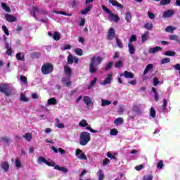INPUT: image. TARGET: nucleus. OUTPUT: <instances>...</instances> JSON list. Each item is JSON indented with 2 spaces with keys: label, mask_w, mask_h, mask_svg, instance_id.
I'll list each match as a JSON object with an SVG mask.
<instances>
[{
  "label": "nucleus",
  "mask_w": 180,
  "mask_h": 180,
  "mask_svg": "<svg viewBox=\"0 0 180 180\" xmlns=\"http://www.w3.org/2000/svg\"><path fill=\"white\" fill-rule=\"evenodd\" d=\"M103 61V58L101 56H93L91 59L90 64H89V72L91 74H95L98 72V66Z\"/></svg>",
  "instance_id": "obj_1"
},
{
  "label": "nucleus",
  "mask_w": 180,
  "mask_h": 180,
  "mask_svg": "<svg viewBox=\"0 0 180 180\" xmlns=\"http://www.w3.org/2000/svg\"><path fill=\"white\" fill-rule=\"evenodd\" d=\"M91 141V134L89 132L87 131H83L80 134L79 136V144L80 146H86L88 143Z\"/></svg>",
  "instance_id": "obj_2"
},
{
  "label": "nucleus",
  "mask_w": 180,
  "mask_h": 180,
  "mask_svg": "<svg viewBox=\"0 0 180 180\" xmlns=\"http://www.w3.org/2000/svg\"><path fill=\"white\" fill-rule=\"evenodd\" d=\"M53 70L54 66L52 65V63H46L44 64L41 68V72L43 74V75L51 74Z\"/></svg>",
  "instance_id": "obj_3"
},
{
  "label": "nucleus",
  "mask_w": 180,
  "mask_h": 180,
  "mask_svg": "<svg viewBox=\"0 0 180 180\" xmlns=\"http://www.w3.org/2000/svg\"><path fill=\"white\" fill-rule=\"evenodd\" d=\"M0 92L4 94L6 96H11L12 95V91H11V87L7 84H0Z\"/></svg>",
  "instance_id": "obj_4"
},
{
  "label": "nucleus",
  "mask_w": 180,
  "mask_h": 180,
  "mask_svg": "<svg viewBox=\"0 0 180 180\" xmlns=\"http://www.w3.org/2000/svg\"><path fill=\"white\" fill-rule=\"evenodd\" d=\"M4 19H6V20L7 22H9L10 23H12L13 22H16L18 20V18L11 14H5L4 15Z\"/></svg>",
  "instance_id": "obj_5"
},
{
  "label": "nucleus",
  "mask_w": 180,
  "mask_h": 180,
  "mask_svg": "<svg viewBox=\"0 0 180 180\" xmlns=\"http://www.w3.org/2000/svg\"><path fill=\"white\" fill-rule=\"evenodd\" d=\"M116 36V34H115V28L110 27L108 30L107 39L108 40H113V38Z\"/></svg>",
  "instance_id": "obj_6"
},
{
  "label": "nucleus",
  "mask_w": 180,
  "mask_h": 180,
  "mask_svg": "<svg viewBox=\"0 0 180 180\" xmlns=\"http://www.w3.org/2000/svg\"><path fill=\"white\" fill-rule=\"evenodd\" d=\"M120 76L124 77V78H134V74L127 70H125L123 73L120 74Z\"/></svg>",
  "instance_id": "obj_7"
},
{
  "label": "nucleus",
  "mask_w": 180,
  "mask_h": 180,
  "mask_svg": "<svg viewBox=\"0 0 180 180\" xmlns=\"http://www.w3.org/2000/svg\"><path fill=\"white\" fill-rule=\"evenodd\" d=\"M109 20H113V22H118L120 20V18H119V15H117L116 14L111 13L110 15H108Z\"/></svg>",
  "instance_id": "obj_8"
},
{
  "label": "nucleus",
  "mask_w": 180,
  "mask_h": 180,
  "mask_svg": "<svg viewBox=\"0 0 180 180\" xmlns=\"http://www.w3.org/2000/svg\"><path fill=\"white\" fill-rule=\"evenodd\" d=\"M162 50V48L160 46H155L154 48H150L148 49V53L150 54H154V53H158V51H161Z\"/></svg>",
  "instance_id": "obj_9"
},
{
  "label": "nucleus",
  "mask_w": 180,
  "mask_h": 180,
  "mask_svg": "<svg viewBox=\"0 0 180 180\" xmlns=\"http://www.w3.org/2000/svg\"><path fill=\"white\" fill-rule=\"evenodd\" d=\"M108 2L112 5V6H117V8H120V9H123V5L120 3L117 2L116 0H108Z\"/></svg>",
  "instance_id": "obj_10"
},
{
  "label": "nucleus",
  "mask_w": 180,
  "mask_h": 180,
  "mask_svg": "<svg viewBox=\"0 0 180 180\" xmlns=\"http://www.w3.org/2000/svg\"><path fill=\"white\" fill-rule=\"evenodd\" d=\"M5 49H6V54H7V56H12V46L11 44L6 42Z\"/></svg>",
  "instance_id": "obj_11"
},
{
  "label": "nucleus",
  "mask_w": 180,
  "mask_h": 180,
  "mask_svg": "<svg viewBox=\"0 0 180 180\" xmlns=\"http://www.w3.org/2000/svg\"><path fill=\"white\" fill-rule=\"evenodd\" d=\"M112 74H108L107 75V77L103 82V85H108V84H110V82H112Z\"/></svg>",
  "instance_id": "obj_12"
},
{
  "label": "nucleus",
  "mask_w": 180,
  "mask_h": 180,
  "mask_svg": "<svg viewBox=\"0 0 180 180\" xmlns=\"http://www.w3.org/2000/svg\"><path fill=\"white\" fill-rule=\"evenodd\" d=\"M1 167L4 172H8V171H9V163H8V162H2L1 163Z\"/></svg>",
  "instance_id": "obj_13"
},
{
  "label": "nucleus",
  "mask_w": 180,
  "mask_h": 180,
  "mask_svg": "<svg viewBox=\"0 0 180 180\" xmlns=\"http://www.w3.org/2000/svg\"><path fill=\"white\" fill-rule=\"evenodd\" d=\"M174 15V10H167L163 13V18H171Z\"/></svg>",
  "instance_id": "obj_14"
},
{
  "label": "nucleus",
  "mask_w": 180,
  "mask_h": 180,
  "mask_svg": "<svg viewBox=\"0 0 180 180\" xmlns=\"http://www.w3.org/2000/svg\"><path fill=\"white\" fill-rule=\"evenodd\" d=\"M92 10V6L91 4H89L85 9L81 11L82 15H86L88 12H90V11Z\"/></svg>",
  "instance_id": "obj_15"
},
{
  "label": "nucleus",
  "mask_w": 180,
  "mask_h": 180,
  "mask_svg": "<svg viewBox=\"0 0 180 180\" xmlns=\"http://www.w3.org/2000/svg\"><path fill=\"white\" fill-rule=\"evenodd\" d=\"M92 10V6L91 4H89L85 9L81 11L82 15H86L88 12H90V11Z\"/></svg>",
  "instance_id": "obj_16"
},
{
  "label": "nucleus",
  "mask_w": 180,
  "mask_h": 180,
  "mask_svg": "<svg viewBox=\"0 0 180 180\" xmlns=\"http://www.w3.org/2000/svg\"><path fill=\"white\" fill-rule=\"evenodd\" d=\"M148 34H150V32L148 31L145 32L144 34L141 35V41L142 43H146L147 40H148Z\"/></svg>",
  "instance_id": "obj_17"
},
{
  "label": "nucleus",
  "mask_w": 180,
  "mask_h": 180,
  "mask_svg": "<svg viewBox=\"0 0 180 180\" xmlns=\"http://www.w3.org/2000/svg\"><path fill=\"white\" fill-rule=\"evenodd\" d=\"M97 176L98 178V180H103L105 179V174H103V169H99L97 173Z\"/></svg>",
  "instance_id": "obj_18"
},
{
  "label": "nucleus",
  "mask_w": 180,
  "mask_h": 180,
  "mask_svg": "<svg viewBox=\"0 0 180 180\" xmlns=\"http://www.w3.org/2000/svg\"><path fill=\"white\" fill-rule=\"evenodd\" d=\"M151 91L154 93V99L155 102H158L160 97H158V92L157 91V89L155 87H152Z\"/></svg>",
  "instance_id": "obj_19"
},
{
  "label": "nucleus",
  "mask_w": 180,
  "mask_h": 180,
  "mask_svg": "<svg viewBox=\"0 0 180 180\" xmlns=\"http://www.w3.org/2000/svg\"><path fill=\"white\" fill-rule=\"evenodd\" d=\"M83 101L84 103H86V106H89V105H92V99H91L89 96L83 97Z\"/></svg>",
  "instance_id": "obj_20"
},
{
  "label": "nucleus",
  "mask_w": 180,
  "mask_h": 180,
  "mask_svg": "<svg viewBox=\"0 0 180 180\" xmlns=\"http://www.w3.org/2000/svg\"><path fill=\"white\" fill-rule=\"evenodd\" d=\"M153 67H154V65L151 63H149L145 68L143 75H147V73L148 72V71H150V70H153Z\"/></svg>",
  "instance_id": "obj_21"
},
{
  "label": "nucleus",
  "mask_w": 180,
  "mask_h": 180,
  "mask_svg": "<svg viewBox=\"0 0 180 180\" xmlns=\"http://www.w3.org/2000/svg\"><path fill=\"white\" fill-rule=\"evenodd\" d=\"M55 169H57L58 171H61L64 174H67V172H68V169H67V167H60L58 165L55 167Z\"/></svg>",
  "instance_id": "obj_22"
},
{
  "label": "nucleus",
  "mask_w": 180,
  "mask_h": 180,
  "mask_svg": "<svg viewBox=\"0 0 180 180\" xmlns=\"http://www.w3.org/2000/svg\"><path fill=\"white\" fill-rule=\"evenodd\" d=\"M131 13H130V11H127L125 14V20L126 22H127V23H130V22H131Z\"/></svg>",
  "instance_id": "obj_23"
},
{
  "label": "nucleus",
  "mask_w": 180,
  "mask_h": 180,
  "mask_svg": "<svg viewBox=\"0 0 180 180\" xmlns=\"http://www.w3.org/2000/svg\"><path fill=\"white\" fill-rule=\"evenodd\" d=\"M163 104L161 105V108L162 109V112H167V106H168V101L167 99L164 98L162 100Z\"/></svg>",
  "instance_id": "obj_24"
},
{
  "label": "nucleus",
  "mask_w": 180,
  "mask_h": 180,
  "mask_svg": "<svg viewBox=\"0 0 180 180\" xmlns=\"http://www.w3.org/2000/svg\"><path fill=\"white\" fill-rule=\"evenodd\" d=\"M64 71H65V74H67L68 77H71L72 70H71V68L69 66L65 65L64 67Z\"/></svg>",
  "instance_id": "obj_25"
},
{
  "label": "nucleus",
  "mask_w": 180,
  "mask_h": 180,
  "mask_svg": "<svg viewBox=\"0 0 180 180\" xmlns=\"http://www.w3.org/2000/svg\"><path fill=\"white\" fill-rule=\"evenodd\" d=\"M165 56H167L168 57H175L176 56V53L173 51H167L165 52Z\"/></svg>",
  "instance_id": "obj_26"
},
{
  "label": "nucleus",
  "mask_w": 180,
  "mask_h": 180,
  "mask_svg": "<svg viewBox=\"0 0 180 180\" xmlns=\"http://www.w3.org/2000/svg\"><path fill=\"white\" fill-rule=\"evenodd\" d=\"M15 58L18 60V61H25V55L22 56V53H18L15 55Z\"/></svg>",
  "instance_id": "obj_27"
},
{
  "label": "nucleus",
  "mask_w": 180,
  "mask_h": 180,
  "mask_svg": "<svg viewBox=\"0 0 180 180\" xmlns=\"http://www.w3.org/2000/svg\"><path fill=\"white\" fill-rule=\"evenodd\" d=\"M112 105V101L109 100L101 99V106H108Z\"/></svg>",
  "instance_id": "obj_28"
},
{
  "label": "nucleus",
  "mask_w": 180,
  "mask_h": 180,
  "mask_svg": "<svg viewBox=\"0 0 180 180\" xmlns=\"http://www.w3.org/2000/svg\"><path fill=\"white\" fill-rule=\"evenodd\" d=\"M97 82H98V79L96 77H94V79L91 82L90 84L89 85L88 89H91V88H94V86H95Z\"/></svg>",
  "instance_id": "obj_29"
},
{
  "label": "nucleus",
  "mask_w": 180,
  "mask_h": 180,
  "mask_svg": "<svg viewBox=\"0 0 180 180\" xmlns=\"http://www.w3.org/2000/svg\"><path fill=\"white\" fill-rule=\"evenodd\" d=\"M1 8L4 11H6V12H8V13H11V8H9L5 3H1Z\"/></svg>",
  "instance_id": "obj_30"
},
{
  "label": "nucleus",
  "mask_w": 180,
  "mask_h": 180,
  "mask_svg": "<svg viewBox=\"0 0 180 180\" xmlns=\"http://www.w3.org/2000/svg\"><path fill=\"white\" fill-rule=\"evenodd\" d=\"M128 47L130 54H134V53H136V49H134V46H133L131 44H129Z\"/></svg>",
  "instance_id": "obj_31"
},
{
  "label": "nucleus",
  "mask_w": 180,
  "mask_h": 180,
  "mask_svg": "<svg viewBox=\"0 0 180 180\" xmlns=\"http://www.w3.org/2000/svg\"><path fill=\"white\" fill-rule=\"evenodd\" d=\"M20 101L27 103L29 102V98H26V95H25V94L21 93L20 96Z\"/></svg>",
  "instance_id": "obj_32"
},
{
  "label": "nucleus",
  "mask_w": 180,
  "mask_h": 180,
  "mask_svg": "<svg viewBox=\"0 0 180 180\" xmlns=\"http://www.w3.org/2000/svg\"><path fill=\"white\" fill-rule=\"evenodd\" d=\"M123 65H124V63H123V61L122 60H118L115 63V68H122Z\"/></svg>",
  "instance_id": "obj_33"
},
{
  "label": "nucleus",
  "mask_w": 180,
  "mask_h": 180,
  "mask_svg": "<svg viewBox=\"0 0 180 180\" xmlns=\"http://www.w3.org/2000/svg\"><path fill=\"white\" fill-rule=\"evenodd\" d=\"M41 56V54L40 53V52H34L30 54V57L31 58H39V57H40Z\"/></svg>",
  "instance_id": "obj_34"
},
{
  "label": "nucleus",
  "mask_w": 180,
  "mask_h": 180,
  "mask_svg": "<svg viewBox=\"0 0 180 180\" xmlns=\"http://www.w3.org/2000/svg\"><path fill=\"white\" fill-rule=\"evenodd\" d=\"M53 40H56V41H58L60 39H61V35L58 32H54L53 35Z\"/></svg>",
  "instance_id": "obj_35"
},
{
  "label": "nucleus",
  "mask_w": 180,
  "mask_h": 180,
  "mask_svg": "<svg viewBox=\"0 0 180 180\" xmlns=\"http://www.w3.org/2000/svg\"><path fill=\"white\" fill-rule=\"evenodd\" d=\"M48 104L49 105H57V99L56 98H51L48 100Z\"/></svg>",
  "instance_id": "obj_36"
},
{
  "label": "nucleus",
  "mask_w": 180,
  "mask_h": 180,
  "mask_svg": "<svg viewBox=\"0 0 180 180\" xmlns=\"http://www.w3.org/2000/svg\"><path fill=\"white\" fill-rule=\"evenodd\" d=\"M144 28L146 29V30H153V23L146 22L144 25Z\"/></svg>",
  "instance_id": "obj_37"
},
{
  "label": "nucleus",
  "mask_w": 180,
  "mask_h": 180,
  "mask_svg": "<svg viewBox=\"0 0 180 180\" xmlns=\"http://www.w3.org/2000/svg\"><path fill=\"white\" fill-rule=\"evenodd\" d=\"M114 123H115V124H116V126H119V124H123V118L119 117V118L115 119Z\"/></svg>",
  "instance_id": "obj_38"
},
{
  "label": "nucleus",
  "mask_w": 180,
  "mask_h": 180,
  "mask_svg": "<svg viewBox=\"0 0 180 180\" xmlns=\"http://www.w3.org/2000/svg\"><path fill=\"white\" fill-rule=\"evenodd\" d=\"M174 30H175V27L172 26H167L165 28V32H167V33H174Z\"/></svg>",
  "instance_id": "obj_39"
},
{
  "label": "nucleus",
  "mask_w": 180,
  "mask_h": 180,
  "mask_svg": "<svg viewBox=\"0 0 180 180\" xmlns=\"http://www.w3.org/2000/svg\"><path fill=\"white\" fill-rule=\"evenodd\" d=\"M79 126L80 127H86V126H88V122L86 120H82V121L79 123Z\"/></svg>",
  "instance_id": "obj_40"
},
{
  "label": "nucleus",
  "mask_w": 180,
  "mask_h": 180,
  "mask_svg": "<svg viewBox=\"0 0 180 180\" xmlns=\"http://www.w3.org/2000/svg\"><path fill=\"white\" fill-rule=\"evenodd\" d=\"M113 64H115V62H109L105 68V71H109V70H110V68H112V67H113Z\"/></svg>",
  "instance_id": "obj_41"
},
{
  "label": "nucleus",
  "mask_w": 180,
  "mask_h": 180,
  "mask_svg": "<svg viewBox=\"0 0 180 180\" xmlns=\"http://www.w3.org/2000/svg\"><path fill=\"white\" fill-rule=\"evenodd\" d=\"M101 8H102L103 11H105V13H108L109 15H110V14H112V11H110V10H109V8H108V7H106V6L102 5Z\"/></svg>",
  "instance_id": "obj_42"
},
{
  "label": "nucleus",
  "mask_w": 180,
  "mask_h": 180,
  "mask_svg": "<svg viewBox=\"0 0 180 180\" xmlns=\"http://www.w3.org/2000/svg\"><path fill=\"white\" fill-rule=\"evenodd\" d=\"M20 79L22 84H27V77L26 76L20 75Z\"/></svg>",
  "instance_id": "obj_43"
},
{
  "label": "nucleus",
  "mask_w": 180,
  "mask_h": 180,
  "mask_svg": "<svg viewBox=\"0 0 180 180\" xmlns=\"http://www.w3.org/2000/svg\"><path fill=\"white\" fill-rule=\"evenodd\" d=\"M1 29L3 30L6 36H9V30H8V27L6 25H2Z\"/></svg>",
  "instance_id": "obj_44"
},
{
  "label": "nucleus",
  "mask_w": 180,
  "mask_h": 180,
  "mask_svg": "<svg viewBox=\"0 0 180 180\" xmlns=\"http://www.w3.org/2000/svg\"><path fill=\"white\" fill-rule=\"evenodd\" d=\"M171 58H164L163 59L161 60L160 64H167L168 63H170Z\"/></svg>",
  "instance_id": "obj_45"
},
{
  "label": "nucleus",
  "mask_w": 180,
  "mask_h": 180,
  "mask_svg": "<svg viewBox=\"0 0 180 180\" xmlns=\"http://www.w3.org/2000/svg\"><path fill=\"white\" fill-rule=\"evenodd\" d=\"M118 134H119V131H117V129L115 128L112 129L110 131V136H117Z\"/></svg>",
  "instance_id": "obj_46"
},
{
  "label": "nucleus",
  "mask_w": 180,
  "mask_h": 180,
  "mask_svg": "<svg viewBox=\"0 0 180 180\" xmlns=\"http://www.w3.org/2000/svg\"><path fill=\"white\" fill-rule=\"evenodd\" d=\"M38 162L39 164H41V162H44V164H46L47 162V160L44 158V157L39 156L38 158Z\"/></svg>",
  "instance_id": "obj_47"
},
{
  "label": "nucleus",
  "mask_w": 180,
  "mask_h": 180,
  "mask_svg": "<svg viewBox=\"0 0 180 180\" xmlns=\"http://www.w3.org/2000/svg\"><path fill=\"white\" fill-rule=\"evenodd\" d=\"M169 4H171V0H161L160 1V5L162 6H165V5H169Z\"/></svg>",
  "instance_id": "obj_48"
},
{
  "label": "nucleus",
  "mask_w": 180,
  "mask_h": 180,
  "mask_svg": "<svg viewBox=\"0 0 180 180\" xmlns=\"http://www.w3.org/2000/svg\"><path fill=\"white\" fill-rule=\"evenodd\" d=\"M155 115H156L155 110L154 109V108L152 107L150 110V116L154 118L155 117Z\"/></svg>",
  "instance_id": "obj_49"
},
{
  "label": "nucleus",
  "mask_w": 180,
  "mask_h": 180,
  "mask_svg": "<svg viewBox=\"0 0 180 180\" xmlns=\"http://www.w3.org/2000/svg\"><path fill=\"white\" fill-rule=\"evenodd\" d=\"M24 139H25L27 141H30L32 139V134L27 133L25 135H24Z\"/></svg>",
  "instance_id": "obj_50"
},
{
  "label": "nucleus",
  "mask_w": 180,
  "mask_h": 180,
  "mask_svg": "<svg viewBox=\"0 0 180 180\" xmlns=\"http://www.w3.org/2000/svg\"><path fill=\"white\" fill-rule=\"evenodd\" d=\"M46 165H48V167H55L57 166V165L56 164V162L52 161V162H49L46 160V163H45Z\"/></svg>",
  "instance_id": "obj_51"
},
{
  "label": "nucleus",
  "mask_w": 180,
  "mask_h": 180,
  "mask_svg": "<svg viewBox=\"0 0 180 180\" xmlns=\"http://www.w3.org/2000/svg\"><path fill=\"white\" fill-rule=\"evenodd\" d=\"M170 40H174L175 41H179V37L177 35H170Z\"/></svg>",
  "instance_id": "obj_52"
},
{
  "label": "nucleus",
  "mask_w": 180,
  "mask_h": 180,
  "mask_svg": "<svg viewBox=\"0 0 180 180\" xmlns=\"http://www.w3.org/2000/svg\"><path fill=\"white\" fill-rule=\"evenodd\" d=\"M115 40H116L117 46L120 49H123V44L122 43V41H120V40L118 38H115Z\"/></svg>",
  "instance_id": "obj_53"
},
{
  "label": "nucleus",
  "mask_w": 180,
  "mask_h": 180,
  "mask_svg": "<svg viewBox=\"0 0 180 180\" xmlns=\"http://www.w3.org/2000/svg\"><path fill=\"white\" fill-rule=\"evenodd\" d=\"M68 64H72L74 63V57L72 56V55L68 56Z\"/></svg>",
  "instance_id": "obj_54"
},
{
  "label": "nucleus",
  "mask_w": 180,
  "mask_h": 180,
  "mask_svg": "<svg viewBox=\"0 0 180 180\" xmlns=\"http://www.w3.org/2000/svg\"><path fill=\"white\" fill-rule=\"evenodd\" d=\"M163 167H164V161L160 160L158 163V169H162Z\"/></svg>",
  "instance_id": "obj_55"
},
{
  "label": "nucleus",
  "mask_w": 180,
  "mask_h": 180,
  "mask_svg": "<svg viewBox=\"0 0 180 180\" xmlns=\"http://www.w3.org/2000/svg\"><path fill=\"white\" fill-rule=\"evenodd\" d=\"M15 167L17 168H20V167H22V162L19 160V158L15 160Z\"/></svg>",
  "instance_id": "obj_56"
},
{
  "label": "nucleus",
  "mask_w": 180,
  "mask_h": 180,
  "mask_svg": "<svg viewBox=\"0 0 180 180\" xmlns=\"http://www.w3.org/2000/svg\"><path fill=\"white\" fill-rule=\"evenodd\" d=\"M133 110L136 113H140V107H139V105H135L133 106Z\"/></svg>",
  "instance_id": "obj_57"
},
{
  "label": "nucleus",
  "mask_w": 180,
  "mask_h": 180,
  "mask_svg": "<svg viewBox=\"0 0 180 180\" xmlns=\"http://www.w3.org/2000/svg\"><path fill=\"white\" fill-rule=\"evenodd\" d=\"M75 51L77 56H82V54H83L82 49H81L79 48L76 49Z\"/></svg>",
  "instance_id": "obj_58"
},
{
  "label": "nucleus",
  "mask_w": 180,
  "mask_h": 180,
  "mask_svg": "<svg viewBox=\"0 0 180 180\" xmlns=\"http://www.w3.org/2000/svg\"><path fill=\"white\" fill-rule=\"evenodd\" d=\"M137 41V37L136 35H131V37L129 38V42L133 43V41Z\"/></svg>",
  "instance_id": "obj_59"
},
{
  "label": "nucleus",
  "mask_w": 180,
  "mask_h": 180,
  "mask_svg": "<svg viewBox=\"0 0 180 180\" xmlns=\"http://www.w3.org/2000/svg\"><path fill=\"white\" fill-rule=\"evenodd\" d=\"M148 16L150 18V19H155V14H154V13L148 12Z\"/></svg>",
  "instance_id": "obj_60"
},
{
  "label": "nucleus",
  "mask_w": 180,
  "mask_h": 180,
  "mask_svg": "<svg viewBox=\"0 0 180 180\" xmlns=\"http://www.w3.org/2000/svg\"><path fill=\"white\" fill-rule=\"evenodd\" d=\"M158 84H160V80H158V78L154 77L153 78V85H154V86H157V85H158Z\"/></svg>",
  "instance_id": "obj_61"
},
{
  "label": "nucleus",
  "mask_w": 180,
  "mask_h": 180,
  "mask_svg": "<svg viewBox=\"0 0 180 180\" xmlns=\"http://www.w3.org/2000/svg\"><path fill=\"white\" fill-rule=\"evenodd\" d=\"M86 130H89V131H91V133H98V131L94 130L91 127H86Z\"/></svg>",
  "instance_id": "obj_62"
},
{
  "label": "nucleus",
  "mask_w": 180,
  "mask_h": 180,
  "mask_svg": "<svg viewBox=\"0 0 180 180\" xmlns=\"http://www.w3.org/2000/svg\"><path fill=\"white\" fill-rule=\"evenodd\" d=\"M79 158V160H88V158H86V155H85V153H81Z\"/></svg>",
  "instance_id": "obj_63"
},
{
  "label": "nucleus",
  "mask_w": 180,
  "mask_h": 180,
  "mask_svg": "<svg viewBox=\"0 0 180 180\" xmlns=\"http://www.w3.org/2000/svg\"><path fill=\"white\" fill-rule=\"evenodd\" d=\"M143 180H153V175L150 174L143 176Z\"/></svg>",
  "instance_id": "obj_64"
}]
</instances>
